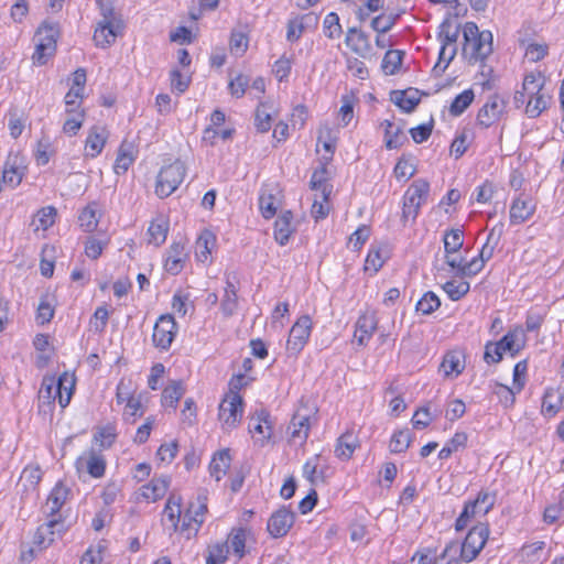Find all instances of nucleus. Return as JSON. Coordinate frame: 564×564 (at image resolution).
<instances>
[{
	"label": "nucleus",
	"mask_w": 564,
	"mask_h": 564,
	"mask_svg": "<svg viewBox=\"0 0 564 564\" xmlns=\"http://www.w3.org/2000/svg\"><path fill=\"white\" fill-rule=\"evenodd\" d=\"M206 564H223L228 556L229 546L225 542L209 545L207 549Z\"/></svg>",
	"instance_id": "nucleus-45"
},
{
	"label": "nucleus",
	"mask_w": 564,
	"mask_h": 564,
	"mask_svg": "<svg viewBox=\"0 0 564 564\" xmlns=\"http://www.w3.org/2000/svg\"><path fill=\"white\" fill-rule=\"evenodd\" d=\"M231 463L229 449H221L214 454L209 464V474L219 481L228 471Z\"/></svg>",
	"instance_id": "nucleus-27"
},
{
	"label": "nucleus",
	"mask_w": 564,
	"mask_h": 564,
	"mask_svg": "<svg viewBox=\"0 0 564 564\" xmlns=\"http://www.w3.org/2000/svg\"><path fill=\"white\" fill-rule=\"evenodd\" d=\"M65 382H72V375L64 372L56 380L54 377H44L39 391V398L43 402L51 403L56 400L58 389L65 388Z\"/></svg>",
	"instance_id": "nucleus-18"
},
{
	"label": "nucleus",
	"mask_w": 564,
	"mask_h": 564,
	"mask_svg": "<svg viewBox=\"0 0 564 564\" xmlns=\"http://www.w3.org/2000/svg\"><path fill=\"white\" fill-rule=\"evenodd\" d=\"M134 158L132 156V153L124 148L122 144L119 149L117 159L113 164V171L116 174L120 175L128 171L130 165L133 163Z\"/></svg>",
	"instance_id": "nucleus-53"
},
{
	"label": "nucleus",
	"mask_w": 564,
	"mask_h": 564,
	"mask_svg": "<svg viewBox=\"0 0 564 564\" xmlns=\"http://www.w3.org/2000/svg\"><path fill=\"white\" fill-rule=\"evenodd\" d=\"M176 328V322L172 315H161L153 327L152 341L154 346L167 350L174 340Z\"/></svg>",
	"instance_id": "nucleus-11"
},
{
	"label": "nucleus",
	"mask_w": 564,
	"mask_h": 564,
	"mask_svg": "<svg viewBox=\"0 0 564 564\" xmlns=\"http://www.w3.org/2000/svg\"><path fill=\"white\" fill-rule=\"evenodd\" d=\"M391 100L405 112H411L420 102L419 90L409 88L406 90H394Z\"/></svg>",
	"instance_id": "nucleus-25"
},
{
	"label": "nucleus",
	"mask_w": 564,
	"mask_h": 564,
	"mask_svg": "<svg viewBox=\"0 0 564 564\" xmlns=\"http://www.w3.org/2000/svg\"><path fill=\"white\" fill-rule=\"evenodd\" d=\"M269 419H270V414L265 410H261V411L257 412L256 416H252L250 419V425H249L250 432L262 434L263 435L262 444L264 443V440H269L271 437V432H269L267 435H264V431H263V424L267 425V430H269V431L271 430V426L269 424Z\"/></svg>",
	"instance_id": "nucleus-46"
},
{
	"label": "nucleus",
	"mask_w": 564,
	"mask_h": 564,
	"mask_svg": "<svg viewBox=\"0 0 564 564\" xmlns=\"http://www.w3.org/2000/svg\"><path fill=\"white\" fill-rule=\"evenodd\" d=\"M269 109H271V106L265 102H261L256 109L254 126L261 133L268 132L271 129L272 117Z\"/></svg>",
	"instance_id": "nucleus-42"
},
{
	"label": "nucleus",
	"mask_w": 564,
	"mask_h": 564,
	"mask_svg": "<svg viewBox=\"0 0 564 564\" xmlns=\"http://www.w3.org/2000/svg\"><path fill=\"white\" fill-rule=\"evenodd\" d=\"M144 414V409L141 402V394L138 397H129L127 398L126 409L123 412L124 420L131 423L135 422L138 416H142Z\"/></svg>",
	"instance_id": "nucleus-47"
},
{
	"label": "nucleus",
	"mask_w": 564,
	"mask_h": 564,
	"mask_svg": "<svg viewBox=\"0 0 564 564\" xmlns=\"http://www.w3.org/2000/svg\"><path fill=\"white\" fill-rule=\"evenodd\" d=\"M505 351L497 341H488L485 346L484 360L487 364H498L502 360Z\"/></svg>",
	"instance_id": "nucleus-58"
},
{
	"label": "nucleus",
	"mask_w": 564,
	"mask_h": 564,
	"mask_svg": "<svg viewBox=\"0 0 564 564\" xmlns=\"http://www.w3.org/2000/svg\"><path fill=\"white\" fill-rule=\"evenodd\" d=\"M440 305L441 301L438 296L435 293L429 291L416 303V311L424 315H429L436 311Z\"/></svg>",
	"instance_id": "nucleus-51"
},
{
	"label": "nucleus",
	"mask_w": 564,
	"mask_h": 564,
	"mask_svg": "<svg viewBox=\"0 0 564 564\" xmlns=\"http://www.w3.org/2000/svg\"><path fill=\"white\" fill-rule=\"evenodd\" d=\"M326 169L322 167L321 170H316L311 178V187L312 189H321L324 200L326 202L328 198L329 192H327V186L325 184L326 177Z\"/></svg>",
	"instance_id": "nucleus-63"
},
{
	"label": "nucleus",
	"mask_w": 564,
	"mask_h": 564,
	"mask_svg": "<svg viewBox=\"0 0 564 564\" xmlns=\"http://www.w3.org/2000/svg\"><path fill=\"white\" fill-rule=\"evenodd\" d=\"M543 87L544 78L540 74L531 73L527 75L522 83V89L514 94V106L520 108L527 105L525 113L530 118H536L547 108L549 100L551 99L550 95L543 91Z\"/></svg>",
	"instance_id": "nucleus-1"
},
{
	"label": "nucleus",
	"mask_w": 564,
	"mask_h": 564,
	"mask_svg": "<svg viewBox=\"0 0 564 564\" xmlns=\"http://www.w3.org/2000/svg\"><path fill=\"white\" fill-rule=\"evenodd\" d=\"M459 35V25H453L449 19H445L440 25L438 40L444 46H456Z\"/></svg>",
	"instance_id": "nucleus-36"
},
{
	"label": "nucleus",
	"mask_w": 564,
	"mask_h": 564,
	"mask_svg": "<svg viewBox=\"0 0 564 564\" xmlns=\"http://www.w3.org/2000/svg\"><path fill=\"white\" fill-rule=\"evenodd\" d=\"M357 446L356 436L352 433H345L337 441L335 455L343 460H348Z\"/></svg>",
	"instance_id": "nucleus-34"
},
{
	"label": "nucleus",
	"mask_w": 564,
	"mask_h": 564,
	"mask_svg": "<svg viewBox=\"0 0 564 564\" xmlns=\"http://www.w3.org/2000/svg\"><path fill=\"white\" fill-rule=\"evenodd\" d=\"M507 102L498 95H492L479 109L477 123L482 128H489L501 119L506 112Z\"/></svg>",
	"instance_id": "nucleus-13"
},
{
	"label": "nucleus",
	"mask_w": 564,
	"mask_h": 564,
	"mask_svg": "<svg viewBox=\"0 0 564 564\" xmlns=\"http://www.w3.org/2000/svg\"><path fill=\"white\" fill-rule=\"evenodd\" d=\"M464 237L463 231L459 229H452L444 236L445 253H457L463 247Z\"/></svg>",
	"instance_id": "nucleus-50"
},
{
	"label": "nucleus",
	"mask_w": 564,
	"mask_h": 564,
	"mask_svg": "<svg viewBox=\"0 0 564 564\" xmlns=\"http://www.w3.org/2000/svg\"><path fill=\"white\" fill-rule=\"evenodd\" d=\"M346 44L358 55L365 57L371 51L369 36L357 28H349L346 34Z\"/></svg>",
	"instance_id": "nucleus-23"
},
{
	"label": "nucleus",
	"mask_w": 564,
	"mask_h": 564,
	"mask_svg": "<svg viewBox=\"0 0 564 564\" xmlns=\"http://www.w3.org/2000/svg\"><path fill=\"white\" fill-rule=\"evenodd\" d=\"M208 511L207 507V490L200 489L197 494L195 501H191L183 518L181 531H189L194 523V534H197L199 528L205 521V514Z\"/></svg>",
	"instance_id": "nucleus-10"
},
{
	"label": "nucleus",
	"mask_w": 564,
	"mask_h": 564,
	"mask_svg": "<svg viewBox=\"0 0 564 564\" xmlns=\"http://www.w3.org/2000/svg\"><path fill=\"white\" fill-rule=\"evenodd\" d=\"M220 308L225 316L234 315L238 308L237 288L229 278L226 280L225 294L221 300Z\"/></svg>",
	"instance_id": "nucleus-32"
},
{
	"label": "nucleus",
	"mask_w": 564,
	"mask_h": 564,
	"mask_svg": "<svg viewBox=\"0 0 564 564\" xmlns=\"http://www.w3.org/2000/svg\"><path fill=\"white\" fill-rule=\"evenodd\" d=\"M429 194V182L423 178L415 180L404 194L402 217L415 220L421 206L426 203Z\"/></svg>",
	"instance_id": "nucleus-6"
},
{
	"label": "nucleus",
	"mask_w": 564,
	"mask_h": 564,
	"mask_svg": "<svg viewBox=\"0 0 564 564\" xmlns=\"http://www.w3.org/2000/svg\"><path fill=\"white\" fill-rule=\"evenodd\" d=\"M97 204L91 203L87 205L82 213L79 214L78 221L80 227L86 232H93L98 226V216H97Z\"/></svg>",
	"instance_id": "nucleus-40"
},
{
	"label": "nucleus",
	"mask_w": 564,
	"mask_h": 564,
	"mask_svg": "<svg viewBox=\"0 0 564 564\" xmlns=\"http://www.w3.org/2000/svg\"><path fill=\"white\" fill-rule=\"evenodd\" d=\"M377 328V319L373 314H365L360 316L356 324V334H373Z\"/></svg>",
	"instance_id": "nucleus-62"
},
{
	"label": "nucleus",
	"mask_w": 564,
	"mask_h": 564,
	"mask_svg": "<svg viewBox=\"0 0 564 564\" xmlns=\"http://www.w3.org/2000/svg\"><path fill=\"white\" fill-rule=\"evenodd\" d=\"M242 413V397L236 391L228 392L219 404L218 419L223 427L227 430L235 429L240 423Z\"/></svg>",
	"instance_id": "nucleus-8"
},
{
	"label": "nucleus",
	"mask_w": 564,
	"mask_h": 564,
	"mask_svg": "<svg viewBox=\"0 0 564 564\" xmlns=\"http://www.w3.org/2000/svg\"><path fill=\"white\" fill-rule=\"evenodd\" d=\"M250 78L247 75L238 74L235 78L229 82V90L232 96L240 98L245 95L247 87L249 86Z\"/></svg>",
	"instance_id": "nucleus-57"
},
{
	"label": "nucleus",
	"mask_w": 564,
	"mask_h": 564,
	"mask_svg": "<svg viewBox=\"0 0 564 564\" xmlns=\"http://www.w3.org/2000/svg\"><path fill=\"white\" fill-rule=\"evenodd\" d=\"M108 243L109 239L100 240L94 236H89L85 242V254L88 258L96 260L101 256L104 249L108 246Z\"/></svg>",
	"instance_id": "nucleus-52"
},
{
	"label": "nucleus",
	"mask_w": 564,
	"mask_h": 564,
	"mask_svg": "<svg viewBox=\"0 0 564 564\" xmlns=\"http://www.w3.org/2000/svg\"><path fill=\"white\" fill-rule=\"evenodd\" d=\"M26 171L23 158L18 154H9L3 171L2 182L11 187L18 186Z\"/></svg>",
	"instance_id": "nucleus-15"
},
{
	"label": "nucleus",
	"mask_w": 564,
	"mask_h": 564,
	"mask_svg": "<svg viewBox=\"0 0 564 564\" xmlns=\"http://www.w3.org/2000/svg\"><path fill=\"white\" fill-rule=\"evenodd\" d=\"M184 393L185 388L183 383L181 381H173L162 392V405L175 409Z\"/></svg>",
	"instance_id": "nucleus-35"
},
{
	"label": "nucleus",
	"mask_w": 564,
	"mask_h": 564,
	"mask_svg": "<svg viewBox=\"0 0 564 564\" xmlns=\"http://www.w3.org/2000/svg\"><path fill=\"white\" fill-rule=\"evenodd\" d=\"M475 94L471 89H466L458 94L449 107V112L453 116H460L473 102Z\"/></svg>",
	"instance_id": "nucleus-44"
},
{
	"label": "nucleus",
	"mask_w": 564,
	"mask_h": 564,
	"mask_svg": "<svg viewBox=\"0 0 564 564\" xmlns=\"http://www.w3.org/2000/svg\"><path fill=\"white\" fill-rule=\"evenodd\" d=\"M382 126H384V141L387 149L392 150L402 147L406 141L403 128L389 120H386Z\"/></svg>",
	"instance_id": "nucleus-29"
},
{
	"label": "nucleus",
	"mask_w": 564,
	"mask_h": 564,
	"mask_svg": "<svg viewBox=\"0 0 564 564\" xmlns=\"http://www.w3.org/2000/svg\"><path fill=\"white\" fill-rule=\"evenodd\" d=\"M85 112L79 111L69 115V118L63 124V131L69 135H74L82 128L84 122Z\"/></svg>",
	"instance_id": "nucleus-60"
},
{
	"label": "nucleus",
	"mask_w": 564,
	"mask_h": 564,
	"mask_svg": "<svg viewBox=\"0 0 564 564\" xmlns=\"http://www.w3.org/2000/svg\"><path fill=\"white\" fill-rule=\"evenodd\" d=\"M170 480L167 478H153L140 489V496L145 500L158 501L167 491Z\"/></svg>",
	"instance_id": "nucleus-28"
},
{
	"label": "nucleus",
	"mask_w": 564,
	"mask_h": 564,
	"mask_svg": "<svg viewBox=\"0 0 564 564\" xmlns=\"http://www.w3.org/2000/svg\"><path fill=\"white\" fill-rule=\"evenodd\" d=\"M412 442L411 432L409 430H400L395 432L390 441V451L392 453L405 452Z\"/></svg>",
	"instance_id": "nucleus-49"
},
{
	"label": "nucleus",
	"mask_w": 564,
	"mask_h": 564,
	"mask_svg": "<svg viewBox=\"0 0 564 564\" xmlns=\"http://www.w3.org/2000/svg\"><path fill=\"white\" fill-rule=\"evenodd\" d=\"M496 501L495 495L487 491H480L474 501H468L455 522L456 531H463L467 528L470 520L480 514H487L494 507Z\"/></svg>",
	"instance_id": "nucleus-7"
},
{
	"label": "nucleus",
	"mask_w": 564,
	"mask_h": 564,
	"mask_svg": "<svg viewBox=\"0 0 564 564\" xmlns=\"http://www.w3.org/2000/svg\"><path fill=\"white\" fill-rule=\"evenodd\" d=\"M58 31L53 23L44 22L35 32L33 41L35 43V52L33 59L40 65L46 63L48 56H52L56 48V37Z\"/></svg>",
	"instance_id": "nucleus-5"
},
{
	"label": "nucleus",
	"mask_w": 564,
	"mask_h": 564,
	"mask_svg": "<svg viewBox=\"0 0 564 564\" xmlns=\"http://www.w3.org/2000/svg\"><path fill=\"white\" fill-rule=\"evenodd\" d=\"M307 17L308 15H304L289 21L286 32V40L289 42H296L301 37L304 31L303 20Z\"/></svg>",
	"instance_id": "nucleus-61"
},
{
	"label": "nucleus",
	"mask_w": 564,
	"mask_h": 564,
	"mask_svg": "<svg viewBox=\"0 0 564 564\" xmlns=\"http://www.w3.org/2000/svg\"><path fill=\"white\" fill-rule=\"evenodd\" d=\"M109 318L108 310L104 306L98 307L90 319V327L95 333H102Z\"/></svg>",
	"instance_id": "nucleus-59"
},
{
	"label": "nucleus",
	"mask_w": 564,
	"mask_h": 564,
	"mask_svg": "<svg viewBox=\"0 0 564 564\" xmlns=\"http://www.w3.org/2000/svg\"><path fill=\"white\" fill-rule=\"evenodd\" d=\"M185 173L186 167L181 160L163 166L156 177L155 194L160 198L169 197L183 182Z\"/></svg>",
	"instance_id": "nucleus-4"
},
{
	"label": "nucleus",
	"mask_w": 564,
	"mask_h": 564,
	"mask_svg": "<svg viewBox=\"0 0 564 564\" xmlns=\"http://www.w3.org/2000/svg\"><path fill=\"white\" fill-rule=\"evenodd\" d=\"M279 198L272 191L263 189L259 196V208L265 219L272 218L276 214Z\"/></svg>",
	"instance_id": "nucleus-37"
},
{
	"label": "nucleus",
	"mask_w": 564,
	"mask_h": 564,
	"mask_svg": "<svg viewBox=\"0 0 564 564\" xmlns=\"http://www.w3.org/2000/svg\"><path fill=\"white\" fill-rule=\"evenodd\" d=\"M102 19L98 22L94 33V41L97 46L106 48L115 43L122 34L123 22L115 13L112 8H101Z\"/></svg>",
	"instance_id": "nucleus-3"
},
{
	"label": "nucleus",
	"mask_w": 564,
	"mask_h": 564,
	"mask_svg": "<svg viewBox=\"0 0 564 564\" xmlns=\"http://www.w3.org/2000/svg\"><path fill=\"white\" fill-rule=\"evenodd\" d=\"M312 329V321L308 315L301 316L292 326L286 341V350L296 356L306 345Z\"/></svg>",
	"instance_id": "nucleus-12"
},
{
	"label": "nucleus",
	"mask_w": 564,
	"mask_h": 564,
	"mask_svg": "<svg viewBox=\"0 0 564 564\" xmlns=\"http://www.w3.org/2000/svg\"><path fill=\"white\" fill-rule=\"evenodd\" d=\"M68 496V489L62 484H57L51 491L46 503L45 512L51 519L56 518V514L65 503Z\"/></svg>",
	"instance_id": "nucleus-26"
},
{
	"label": "nucleus",
	"mask_w": 564,
	"mask_h": 564,
	"mask_svg": "<svg viewBox=\"0 0 564 564\" xmlns=\"http://www.w3.org/2000/svg\"><path fill=\"white\" fill-rule=\"evenodd\" d=\"M324 34L328 39H337L341 34L339 17L335 12L328 13L324 19Z\"/></svg>",
	"instance_id": "nucleus-55"
},
{
	"label": "nucleus",
	"mask_w": 564,
	"mask_h": 564,
	"mask_svg": "<svg viewBox=\"0 0 564 564\" xmlns=\"http://www.w3.org/2000/svg\"><path fill=\"white\" fill-rule=\"evenodd\" d=\"M63 525L64 524L61 519H50L47 522L37 528V531L34 535V544L39 545L41 549L47 547L54 541L53 535L55 531L61 532Z\"/></svg>",
	"instance_id": "nucleus-21"
},
{
	"label": "nucleus",
	"mask_w": 564,
	"mask_h": 564,
	"mask_svg": "<svg viewBox=\"0 0 564 564\" xmlns=\"http://www.w3.org/2000/svg\"><path fill=\"white\" fill-rule=\"evenodd\" d=\"M186 259L184 245L175 242L169 248L164 268L169 273L176 275L182 271Z\"/></svg>",
	"instance_id": "nucleus-22"
},
{
	"label": "nucleus",
	"mask_w": 564,
	"mask_h": 564,
	"mask_svg": "<svg viewBox=\"0 0 564 564\" xmlns=\"http://www.w3.org/2000/svg\"><path fill=\"white\" fill-rule=\"evenodd\" d=\"M247 532L243 528H234L228 534V539L225 543L228 544L229 549H232L234 553L241 558L245 555Z\"/></svg>",
	"instance_id": "nucleus-41"
},
{
	"label": "nucleus",
	"mask_w": 564,
	"mask_h": 564,
	"mask_svg": "<svg viewBox=\"0 0 564 564\" xmlns=\"http://www.w3.org/2000/svg\"><path fill=\"white\" fill-rule=\"evenodd\" d=\"M403 55H404V53L402 51L389 50L384 54L383 59H382L381 67H382L383 72L388 75L395 74L402 64Z\"/></svg>",
	"instance_id": "nucleus-43"
},
{
	"label": "nucleus",
	"mask_w": 564,
	"mask_h": 564,
	"mask_svg": "<svg viewBox=\"0 0 564 564\" xmlns=\"http://www.w3.org/2000/svg\"><path fill=\"white\" fill-rule=\"evenodd\" d=\"M77 468H86L90 476L100 478L106 470V460L102 455L90 451L88 454L80 456L77 459Z\"/></svg>",
	"instance_id": "nucleus-20"
},
{
	"label": "nucleus",
	"mask_w": 564,
	"mask_h": 564,
	"mask_svg": "<svg viewBox=\"0 0 564 564\" xmlns=\"http://www.w3.org/2000/svg\"><path fill=\"white\" fill-rule=\"evenodd\" d=\"M523 336L522 329L516 328L509 330L497 344L505 352H510L512 357L518 355L523 348V343H520V337Z\"/></svg>",
	"instance_id": "nucleus-31"
},
{
	"label": "nucleus",
	"mask_w": 564,
	"mask_h": 564,
	"mask_svg": "<svg viewBox=\"0 0 564 564\" xmlns=\"http://www.w3.org/2000/svg\"><path fill=\"white\" fill-rule=\"evenodd\" d=\"M503 232V224L496 225L489 232L486 243L479 251L478 258L485 263L490 260L494 256L495 248L500 241Z\"/></svg>",
	"instance_id": "nucleus-30"
},
{
	"label": "nucleus",
	"mask_w": 564,
	"mask_h": 564,
	"mask_svg": "<svg viewBox=\"0 0 564 564\" xmlns=\"http://www.w3.org/2000/svg\"><path fill=\"white\" fill-rule=\"evenodd\" d=\"M464 47L463 53L468 54V63H482L491 55L494 47V35L490 31H479L475 22H466L463 26Z\"/></svg>",
	"instance_id": "nucleus-2"
},
{
	"label": "nucleus",
	"mask_w": 564,
	"mask_h": 564,
	"mask_svg": "<svg viewBox=\"0 0 564 564\" xmlns=\"http://www.w3.org/2000/svg\"><path fill=\"white\" fill-rule=\"evenodd\" d=\"M310 416L307 414L295 413L288 425L289 441L303 445L310 433Z\"/></svg>",
	"instance_id": "nucleus-17"
},
{
	"label": "nucleus",
	"mask_w": 564,
	"mask_h": 564,
	"mask_svg": "<svg viewBox=\"0 0 564 564\" xmlns=\"http://www.w3.org/2000/svg\"><path fill=\"white\" fill-rule=\"evenodd\" d=\"M465 369L464 354L459 350H451L443 357L440 370L445 377L454 375L457 377Z\"/></svg>",
	"instance_id": "nucleus-24"
},
{
	"label": "nucleus",
	"mask_w": 564,
	"mask_h": 564,
	"mask_svg": "<svg viewBox=\"0 0 564 564\" xmlns=\"http://www.w3.org/2000/svg\"><path fill=\"white\" fill-rule=\"evenodd\" d=\"M398 15L393 14H379L371 21V28L379 34L389 32L395 24Z\"/></svg>",
	"instance_id": "nucleus-56"
},
{
	"label": "nucleus",
	"mask_w": 564,
	"mask_h": 564,
	"mask_svg": "<svg viewBox=\"0 0 564 564\" xmlns=\"http://www.w3.org/2000/svg\"><path fill=\"white\" fill-rule=\"evenodd\" d=\"M293 213L291 210L282 212L274 223V239L280 246H285L296 228L292 224Z\"/></svg>",
	"instance_id": "nucleus-19"
},
{
	"label": "nucleus",
	"mask_w": 564,
	"mask_h": 564,
	"mask_svg": "<svg viewBox=\"0 0 564 564\" xmlns=\"http://www.w3.org/2000/svg\"><path fill=\"white\" fill-rule=\"evenodd\" d=\"M167 231L169 223L163 217L154 219L148 228L149 243L162 245L166 239Z\"/></svg>",
	"instance_id": "nucleus-33"
},
{
	"label": "nucleus",
	"mask_w": 564,
	"mask_h": 564,
	"mask_svg": "<svg viewBox=\"0 0 564 564\" xmlns=\"http://www.w3.org/2000/svg\"><path fill=\"white\" fill-rule=\"evenodd\" d=\"M106 143V137L102 131L98 127H94L86 140L85 149L87 151V155L91 158L97 156L104 149Z\"/></svg>",
	"instance_id": "nucleus-38"
},
{
	"label": "nucleus",
	"mask_w": 564,
	"mask_h": 564,
	"mask_svg": "<svg viewBox=\"0 0 564 564\" xmlns=\"http://www.w3.org/2000/svg\"><path fill=\"white\" fill-rule=\"evenodd\" d=\"M492 392L505 408H511L516 402V391L505 384L495 382Z\"/></svg>",
	"instance_id": "nucleus-54"
},
{
	"label": "nucleus",
	"mask_w": 564,
	"mask_h": 564,
	"mask_svg": "<svg viewBox=\"0 0 564 564\" xmlns=\"http://www.w3.org/2000/svg\"><path fill=\"white\" fill-rule=\"evenodd\" d=\"M215 243V236L210 231L203 232L197 240V248L199 250V257L207 258L212 252V247Z\"/></svg>",
	"instance_id": "nucleus-64"
},
{
	"label": "nucleus",
	"mask_w": 564,
	"mask_h": 564,
	"mask_svg": "<svg viewBox=\"0 0 564 564\" xmlns=\"http://www.w3.org/2000/svg\"><path fill=\"white\" fill-rule=\"evenodd\" d=\"M294 523V513L286 508L276 510L268 521V532L273 538L288 534Z\"/></svg>",
	"instance_id": "nucleus-14"
},
{
	"label": "nucleus",
	"mask_w": 564,
	"mask_h": 564,
	"mask_svg": "<svg viewBox=\"0 0 564 564\" xmlns=\"http://www.w3.org/2000/svg\"><path fill=\"white\" fill-rule=\"evenodd\" d=\"M56 214L57 212L53 206H46L41 208L32 221V226L35 227L34 230H47L50 227L54 225Z\"/></svg>",
	"instance_id": "nucleus-39"
},
{
	"label": "nucleus",
	"mask_w": 564,
	"mask_h": 564,
	"mask_svg": "<svg viewBox=\"0 0 564 564\" xmlns=\"http://www.w3.org/2000/svg\"><path fill=\"white\" fill-rule=\"evenodd\" d=\"M489 532V527L486 523H478L468 531L460 550L463 561L469 563L478 556L486 545Z\"/></svg>",
	"instance_id": "nucleus-9"
},
{
	"label": "nucleus",
	"mask_w": 564,
	"mask_h": 564,
	"mask_svg": "<svg viewBox=\"0 0 564 564\" xmlns=\"http://www.w3.org/2000/svg\"><path fill=\"white\" fill-rule=\"evenodd\" d=\"M536 206L530 197L520 195L514 198L509 212L511 225H521L529 220L535 213Z\"/></svg>",
	"instance_id": "nucleus-16"
},
{
	"label": "nucleus",
	"mask_w": 564,
	"mask_h": 564,
	"mask_svg": "<svg viewBox=\"0 0 564 564\" xmlns=\"http://www.w3.org/2000/svg\"><path fill=\"white\" fill-rule=\"evenodd\" d=\"M470 285L466 281H447L443 285V290L447 293L452 301H458L469 292Z\"/></svg>",
	"instance_id": "nucleus-48"
}]
</instances>
